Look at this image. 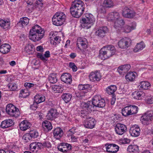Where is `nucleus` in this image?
Segmentation results:
<instances>
[{"label": "nucleus", "instance_id": "obj_7", "mask_svg": "<svg viewBox=\"0 0 153 153\" xmlns=\"http://www.w3.org/2000/svg\"><path fill=\"white\" fill-rule=\"evenodd\" d=\"M85 18L81 19V26L83 28L88 29L93 25L95 21V19L92 14L89 13H85Z\"/></svg>", "mask_w": 153, "mask_h": 153}, {"label": "nucleus", "instance_id": "obj_4", "mask_svg": "<svg viewBox=\"0 0 153 153\" xmlns=\"http://www.w3.org/2000/svg\"><path fill=\"white\" fill-rule=\"evenodd\" d=\"M44 31L39 26L36 25L33 26L30 30L29 38L36 42L42 39L44 36Z\"/></svg>", "mask_w": 153, "mask_h": 153}, {"label": "nucleus", "instance_id": "obj_50", "mask_svg": "<svg viewBox=\"0 0 153 153\" xmlns=\"http://www.w3.org/2000/svg\"><path fill=\"white\" fill-rule=\"evenodd\" d=\"M30 150L32 151H34V150H35L37 147V145L36 142H34L31 143L30 145Z\"/></svg>", "mask_w": 153, "mask_h": 153}, {"label": "nucleus", "instance_id": "obj_28", "mask_svg": "<svg viewBox=\"0 0 153 153\" xmlns=\"http://www.w3.org/2000/svg\"><path fill=\"white\" fill-rule=\"evenodd\" d=\"M144 94L142 91H135L133 93L132 96L134 99L137 100H140L141 97L144 95Z\"/></svg>", "mask_w": 153, "mask_h": 153}, {"label": "nucleus", "instance_id": "obj_17", "mask_svg": "<svg viewBox=\"0 0 153 153\" xmlns=\"http://www.w3.org/2000/svg\"><path fill=\"white\" fill-rule=\"evenodd\" d=\"M140 130L139 127L137 125H134L130 129L129 132L132 136L137 137L140 134Z\"/></svg>", "mask_w": 153, "mask_h": 153}, {"label": "nucleus", "instance_id": "obj_56", "mask_svg": "<svg viewBox=\"0 0 153 153\" xmlns=\"http://www.w3.org/2000/svg\"><path fill=\"white\" fill-rule=\"evenodd\" d=\"M27 89L30 88L34 85V84L30 83H25L24 85Z\"/></svg>", "mask_w": 153, "mask_h": 153}, {"label": "nucleus", "instance_id": "obj_25", "mask_svg": "<svg viewBox=\"0 0 153 153\" xmlns=\"http://www.w3.org/2000/svg\"><path fill=\"white\" fill-rule=\"evenodd\" d=\"M11 47L8 44H4L0 47V51L3 54H6L9 52Z\"/></svg>", "mask_w": 153, "mask_h": 153}, {"label": "nucleus", "instance_id": "obj_32", "mask_svg": "<svg viewBox=\"0 0 153 153\" xmlns=\"http://www.w3.org/2000/svg\"><path fill=\"white\" fill-rule=\"evenodd\" d=\"M29 19L27 17H24L20 19L18 23V25L21 26L22 27L25 26L29 23Z\"/></svg>", "mask_w": 153, "mask_h": 153}, {"label": "nucleus", "instance_id": "obj_48", "mask_svg": "<svg viewBox=\"0 0 153 153\" xmlns=\"http://www.w3.org/2000/svg\"><path fill=\"white\" fill-rule=\"evenodd\" d=\"M51 39H52V40H53V41L56 43V44H59L61 40L60 37L59 36H56L53 38L51 37H50Z\"/></svg>", "mask_w": 153, "mask_h": 153}, {"label": "nucleus", "instance_id": "obj_14", "mask_svg": "<svg viewBox=\"0 0 153 153\" xmlns=\"http://www.w3.org/2000/svg\"><path fill=\"white\" fill-rule=\"evenodd\" d=\"M58 149L60 151L64 153H68L71 149V145L65 143H61L58 146Z\"/></svg>", "mask_w": 153, "mask_h": 153}, {"label": "nucleus", "instance_id": "obj_59", "mask_svg": "<svg viewBox=\"0 0 153 153\" xmlns=\"http://www.w3.org/2000/svg\"><path fill=\"white\" fill-rule=\"evenodd\" d=\"M36 50L37 51L40 52H42L43 51V48L42 46H39L36 48Z\"/></svg>", "mask_w": 153, "mask_h": 153}, {"label": "nucleus", "instance_id": "obj_39", "mask_svg": "<svg viewBox=\"0 0 153 153\" xmlns=\"http://www.w3.org/2000/svg\"><path fill=\"white\" fill-rule=\"evenodd\" d=\"M52 89L53 92L56 93H62L63 90V88L60 86L56 85L53 86Z\"/></svg>", "mask_w": 153, "mask_h": 153}, {"label": "nucleus", "instance_id": "obj_34", "mask_svg": "<svg viewBox=\"0 0 153 153\" xmlns=\"http://www.w3.org/2000/svg\"><path fill=\"white\" fill-rule=\"evenodd\" d=\"M117 89V87L115 85H112L108 86L106 88V91L109 94H113Z\"/></svg>", "mask_w": 153, "mask_h": 153}, {"label": "nucleus", "instance_id": "obj_18", "mask_svg": "<svg viewBox=\"0 0 153 153\" xmlns=\"http://www.w3.org/2000/svg\"><path fill=\"white\" fill-rule=\"evenodd\" d=\"M101 78V75L100 73L96 71L95 72H91L89 76V78L90 81L92 82L99 81Z\"/></svg>", "mask_w": 153, "mask_h": 153}, {"label": "nucleus", "instance_id": "obj_12", "mask_svg": "<svg viewBox=\"0 0 153 153\" xmlns=\"http://www.w3.org/2000/svg\"><path fill=\"white\" fill-rule=\"evenodd\" d=\"M131 39L129 38L125 37L121 39L118 42L119 47L121 48H126L130 45Z\"/></svg>", "mask_w": 153, "mask_h": 153}, {"label": "nucleus", "instance_id": "obj_37", "mask_svg": "<svg viewBox=\"0 0 153 153\" xmlns=\"http://www.w3.org/2000/svg\"><path fill=\"white\" fill-rule=\"evenodd\" d=\"M48 79L50 83H54L57 81V78L55 74H51L48 77Z\"/></svg>", "mask_w": 153, "mask_h": 153}, {"label": "nucleus", "instance_id": "obj_20", "mask_svg": "<svg viewBox=\"0 0 153 153\" xmlns=\"http://www.w3.org/2000/svg\"><path fill=\"white\" fill-rule=\"evenodd\" d=\"M53 137L57 140H59L63 136V132L62 129L59 127H57L53 131Z\"/></svg>", "mask_w": 153, "mask_h": 153}, {"label": "nucleus", "instance_id": "obj_3", "mask_svg": "<svg viewBox=\"0 0 153 153\" xmlns=\"http://www.w3.org/2000/svg\"><path fill=\"white\" fill-rule=\"evenodd\" d=\"M84 3L81 0L74 1L71 4L70 11L72 16L76 18L80 17L84 11Z\"/></svg>", "mask_w": 153, "mask_h": 153}, {"label": "nucleus", "instance_id": "obj_15", "mask_svg": "<svg viewBox=\"0 0 153 153\" xmlns=\"http://www.w3.org/2000/svg\"><path fill=\"white\" fill-rule=\"evenodd\" d=\"M105 146L107 152L115 153L118 151L119 149V147L117 145L114 144L106 143Z\"/></svg>", "mask_w": 153, "mask_h": 153}, {"label": "nucleus", "instance_id": "obj_2", "mask_svg": "<svg viewBox=\"0 0 153 153\" xmlns=\"http://www.w3.org/2000/svg\"><path fill=\"white\" fill-rule=\"evenodd\" d=\"M82 107L85 111H87L89 112H91L94 111V107L99 108H103L105 105V100L101 98L99 95H96L94 96L92 102L88 101L82 104Z\"/></svg>", "mask_w": 153, "mask_h": 153}, {"label": "nucleus", "instance_id": "obj_55", "mask_svg": "<svg viewBox=\"0 0 153 153\" xmlns=\"http://www.w3.org/2000/svg\"><path fill=\"white\" fill-rule=\"evenodd\" d=\"M77 130V128L76 127H73L69 130L68 132L70 133V134H74L76 132V131Z\"/></svg>", "mask_w": 153, "mask_h": 153}, {"label": "nucleus", "instance_id": "obj_9", "mask_svg": "<svg viewBox=\"0 0 153 153\" xmlns=\"http://www.w3.org/2000/svg\"><path fill=\"white\" fill-rule=\"evenodd\" d=\"M6 111V113L11 117H17L20 114L19 109L11 104L7 105Z\"/></svg>", "mask_w": 153, "mask_h": 153}, {"label": "nucleus", "instance_id": "obj_49", "mask_svg": "<svg viewBox=\"0 0 153 153\" xmlns=\"http://www.w3.org/2000/svg\"><path fill=\"white\" fill-rule=\"evenodd\" d=\"M25 49L27 52L33 51L34 49L33 46L32 45H28L25 48Z\"/></svg>", "mask_w": 153, "mask_h": 153}, {"label": "nucleus", "instance_id": "obj_64", "mask_svg": "<svg viewBox=\"0 0 153 153\" xmlns=\"http://www.w3.org/2000/svg\"><path fill=\"white\" fill-rule=\"evenodd\" d=\"M115 100L116 99L115 98H113L111 99V105H113L115 103Z\"/></svg>", "mask_w": 153, "mask_h": 153}, {"label": "nucleus", "instance_id": "obj_1", "mask_svg": "<svg viewBox=\"0 0 153 153\" xmlns=\"http://www.w3.org/2000/svg\"><path fill=\"white\" fill-rule=\"evenodd\" d=\"M107 19L108 21L114 22V27L119 32L128 33L134 29L136 26V23L132 22L129 25H126L123 27L124 22L120 17L119 13L116 12L110 13L108 16Z\"/></svg>", "mask_w": 153, "mask_h": 153}, {"label": "nucleus", "instance_id": "obj_45", "mask_svg": "<svg viewBox=\"0 0 153 153\" xmlns=\"http://www.w3.org/2000/svg\"><path fill=\"white\" fill-rule=\"evenodd\" d=\"M103 3L107 7H111L113 5V2L111 0H105Z\"/></svg>", "mask_w": 153, "mask_h": 153}, {"label": "nucleus", "instance_id": "obj_62", "mask_svg": "<svg viewBox=\"0 0 153 153\" xmlns=\"http://www.w3.org/2000/svg\"><path fill=\"white\" fill-rule=\"evenodd\" d=\"M70 56L71 58L74 59L76 56L75 53H72L70 55Z\"/></svg>", "mask_w": 153, "mask_h": 153}, {"label": "nucleus", "instance_id": "obj_58", "mask_svg": "<svg viewBox=\"0 0 153 153\" xmlns=\"http://www.w3.org/2000/svg\"><path fill=\"white\" fill-rule=\"evenodd\" d=\"M36 4L37 5H40V6L42 7L43 4V0H36Z\"/></svg>", "mask_w": 153, "mask_h": 153}, {"label": "nucleus", "instance_id": "obj_8", "mask_svg": "<svg viewBox=\"0 0 153 153\" xmlns=\"http://www.w3.org/2000/svg\"><path fill=\"white\" fill-rule=\"evenodd\" d=\"M66 16L63 12H57L52 18L53 24L59 26L62 25L65 22Z\"/></svg>", "mask_w": 153, "mask_h": 153}, {"label": "nucleus", "instance_id": "obj_44", "mask_svg": "<svg viewBox=\"0 0 153 153\" xmlns=\"http://www.w3.org/2000/svg\"><path fill=\"white\" fill-rule=\"evenodd\" d=\"M78 88L80 90H87L90 88V86L88 84L84 85L79 84Z\"/></svg>", "mask_w": 153, "mask_h": 153}, {"label": "nucleus", "instance_id": "obj_41", "mask_svg": "<svg viewBox=\"0 0 153 153\" xmlns=\"http://www.w3.org/2000/svg\"><path fill=\"white\" fill-rule=\"evenodd\" d=\"M130 115L136 114L138 111V108L135 105L129 106Z\"/></svg>", "mask_w": 153, "mask_h": 153}, {"label": "nucleus", "instance_id": "obj_53", "mask_svg": "<svg viewBox=\"0 0 153 153\" xmlns=\"http://www.w3.org/2000/svg\"><path fill=\"white\" fill-rule=\"evenodd\" d=\"M43 144L44 147L49 148L51 147V143L49 141H46L44 143H43Z\"/></svg>", "mask_w": 153, "mask_h": 153}, {"label": "nucleus", "instance_id": "obj_31", "mask_svg": "<svg viewBox=\"0 0 153 153\" xmlns=\"http://www.w3.org/2000/svg\"><path fill=\"white\" fill-rule=\"evenodd\" d=\"M145 45L144 43L142 42L138 43L135 46L133 50L134 52H137L142 50L145 47Z\"/></svg>", "mask_w": 153, "mask_h": 153}, {"label": "nucleus", "instance_id": "obj_33", "mask_svg": "<svg viewBox=\"0 0 153 153\" xmlns=\"http://www.w3.org/2000/svg\"><path fill=\"white\" fill-rule=\"evenodd\" d=\"M135 72H129L126 76V79L127 81H133L135 78Z\"/></svg>", "mask_w": 153, "mask_h": 153}, {"label": "nucleus", "instance_id": "obj_21", "mask_svg": "<svg viewBox=\"0 0 153 153\" xmlns=\"http://www.w3.org/2000/svg\"><path fill=\"white\" fill-rule=\"evenodd\" d=\"M58 113L56 109L51 108L48 111L46 116V119L48 120H52L56 117Z\"/></svg>", "mask_w": 153, "mask_h": 153}, {"label": "nucleus", "instance_id": "obj_22", "mask_svg": "<svg viewBox=\"0 0 153 153\" xmlns=\"http://www.w3.org/2000/svg\"><path fill=\"white\" fill-rule=\"evenodd\" d=\"M131 68V66L128 64H126L120 66L117 70L120 74L127 72Z\"/></svg>", "mask_w": 153, "mask_h": 153}, {"label": "nucleus", "instance_id": "obj_46", "mask_svg": "<svg viewBox=\"0 0 153 153\" xmlns=\"http://www.w3.org/2000/svg\"><path fill=\"white\" fill-rule=\"evenodd\" d=\"M29 134L31 138H36L38 136V133L36 130L30 131Z\"/></svg>", "mask_w": 153, "mask_h": 153}, {"label": "nucleus", "instance_id": "obj_61", "mask_svg": "<svg viewBox=\"0 0 153 153\" xmlns=\"http://www.w3.org/2000/svg\"><path fill=\"white\" fill-rule=\"evenodd\" d=\"M40 58L43 61H45L47 60V59L46 58L45 56H43L42 55H41L40 56Z\"/></svg>", "mask_w": 153, "mask_h": 153}, {"label": "nucleus", "instance_id": "obj_42", "mask_svg": "<svg viewBox=\"0 0 153 153\" xmlns=\"http://www.w3.org/2000/svg\"><path fill=\"white\" fill-rule=\"evenodd\" d=\"M20 94L21 95L20 96L23 98H26L30 94L29 92L26 89H22L20 91Z\"/></svg>", "mask_w": 153, "mask_h": 153}, {"label": "nucleus", "instance_id": "obj_23", "mask_svg": "<svg viewBox=\"0 0 153 153\" xmlns=\"http://www.w3.org/2000/svg\"><path fill=\"white\" fill-rule=\"evenodd\" d=\"M31 124L27 120H25L22 122L20 124V129L25 131L29 128L31 126Z\"/></svg>", "mask_w": 153, "mask_h": 153}, {"label": "nucleus", "instance_id": "obj_54", "mask_svg": "<svg viewBox=\"0 0 153 153\" xmlns=\"http://www.w3.org/2000/svg\"><path fill=\"white\" fill-rule=\"evenodd\" d=\"M38 104L34 101L33 104L30 105V108L33 110H36L38 107Z\"/></svg>", "mask_w": 153, "mask_h": 153}, {"label": "nucleus", "instance_id": "obj_26", "mask_svg": "<svg viewBox=\"0 0 153 153\" xmlns=\"http://www.w3.org/2000/svg\"><path fill=\"white\" fill-rule=\"evenodd\" d=\"M12 120L9 119L3 121L1 123L0 126L3 128H6L11 126L13 125Z\"/></svg>", "mask_w": 153, "mask_h": 153}, {"label": "nucleus", "instance_id": "obj_47", "mask_svg": "<svg viewBox=\"0 0 153 153\" xmlns=\"http://www.w3.org/2000/svg\"><path fill=\"white\" fill-rule=\"evenodd\" d=\"M31 139V138L29 134H25L23 137V139L25 142H28Z\"/></svg>", "mask_w": 153, "mask_h": 153}, {"label": "nucleus", "instance_id": "obj_63", "mask_svg": "<svg viewBox=\"0 0 153 153\" xmlns=\"http://www.w3.org/2000/svg\"><path fill=\"white\" fill-rule=\"evenodd\" d=\"M88 142L89 140L88 138H86L83 140L82 143L84 144H85L87 143H88Z\"/></svg>", "mask_w": 153, "mask_h": 153}, {"label": "nucleus", "instance_id": "obj_38", "mask_svg": "<svg viewBox=\"0 0 153 153\" xmlns=\"http://www.w3.org/2000/svg\"><path fill=\"white\" fill-rule=\"evenodd\" d=\"M42 126L45 129H47L48 131L51 130L53 128L51 123L47 121H45L43 123Z\"/></svg>", "mask_w": 153, "mask_h": 153}, {"label": "nucleus", "instance_id": "obj_60", "mask_svg": "<svg viewBox=\"0 0 153 153\" xmlns=\"http://www.w3.org/2000/svg\"><path fill=\"white\" fill-rule=\"evenodd\" d=\"M44 56L46 58H48L50 57V54L49 51H46L44 54Z\"/></svg>", "mask_w": 153, "mask_h": 153}, {"label": "nucleus", "instance_id": "obj_57", "mask_svg": "<svg viewBox=\"0 0 153 153\" xmlns=\"http://www.w3.org/2000/svg\"><path fill=\"white\" fill-rule=\"evenodd\" d=\"M37 147V149H41L44 148L43 144L40 142H36Z\"/></svg>", "mask_w": 153, "mask_h": 153}, {"label": "nucleus", "instance_id": "obj_43", "mask_svg": "<svg viewBox=\"0 0 153 153\" xmlns=\"http://www.w3.org/2000/svg\"><path fill=\"white\" fill-rule=\"evenodd\" d=\"M7 86L9 89L11 91H14L17 90V87L15 83H10Z\"/></svg>", "mask_w": 153, "mask_h": 153}, {"label": "nucleus", "instance_id": "obj_36", "mask_svg": "<svg viewBox=\"0 0 153 153\" xmlns=\"http://www.w3.org/2000/svg\"><path fill=\"white\" fill-rule=\"evenodd\" d=\"M138 150V147L137 145H129L127 148V151L129 152L137 153Z\"/></svg>", "mask_w": 153, "mask_h": 153}, {"label": "nucleus", "instance_id": "obj_40", "mask_svg": "<svg viewBox=\"0 0 153 153\" xmlns=\"http://www.w3.org/2000/svg\"><path fill=\"white\" fill-rule=\"evenodd\" d=\"M129 106L126 107L124 108L122 111V113L124 116L130 115Z\"/></svg>", "mask_w": 153, "mask_h": 153}, {"label": "nucleus", "instance_id": "obj_27", "mask_svg": "<svg viewBox=\"0 0 153 153\" xmlns=\"http://www.w3.org/2000/svg\"><path fill=\"white\" fill-rule=\"evenodd\" d=\"M10 22L7 20L0 19V26L3 29L7 30L10 28Z\"/></svg>", "mask_w": 153, "mask_h": 153}, {"label": "nucleus", "instance_id": "obj_52", "mask_svg": "<svg viewBox=\"0 0 153 153\" xmlns=\"http://www.w3.org/2000/svg\"><path fill=\"white\" fill-rule=\"evenodd\" d=\"M146 102L149 104L153 103V98L151 97H147L145 99Z\"/></svg>", "mask_w": 153, "mask_h": 153}, {"label": "nucleus", "instance_id": "obj_24", "mask_svg": "<svg viewBox=\"0 0 153 153\" xmlns=\"http://www.w3.org/2000/svg\"><path fill=\"white\" fill-rule=\"evenodd\" d=\"M108 31V29L106 27H101L96 32V34L98 36L102 37Z\"/></svg>", "mask_w": 153, "mask_h": 153}, {"label": "nucleus", "instance_id": "obj_30", "mask_svg": "<svg viewBox=\"0 0 153 153\" xmlns=\"http://www.w3.org/2000/svg\"><path fill=\"white\" fill-rule=\"evenodd\" d=\"M45 100V96L42 95H36L34 97V101L37 104L44 102Z\"/></svg>", "mask_w": 153, "mask_h": 153}, {"label": "nucleus", "instance_id": "obj_35", "mask_svg": "<svg viewBox=\"0 0 153 153\" xmlns=\"http://www.w3.org/2000/svg\"><path fill=\"white\" fill-rule=\"evenodd\" d=\"M72 96L71 94L69 93L63 94L62 96V98L67 103L69 102L72 98Z\"/></svg>", "mask_w": 153, "mask_h": 153}, {"label": "nucleus", "instance_id": "obj_19", "mask_svg": "<svg viewBox=\"0 0 153 153\" xmlns=\"http://www.w3.org/2000/svg\"><path fill=\"white\" fill-rule=\"evenodd\" d=\"M61 80L68 84H70L72 82L71 75L68 73L63 74L61 77Z\"/></svg>", "mask_w": 153, "mask_h": 153}, {"label": "nucleus", "instance_id": "obj_11", "mask_svg": "<svg viewBox=\"0 0 153 153\" xmlns=\"http://www.w3.org/2000/svg\"><path fill=\"white\" fill-rule=\"evenodd\" d=\"M88 42L87 39L83 37H79L77 39V45L80 50H83L87 47Z\"/></svg>", "mask_w": 153, "mask_h": 153}, {"label": "nucleus", "instance_id": "obj_29", "mask_svg": "<svg viewBox=\"0 0 153 153\" xmlns=\"http://www.w3.org/2000/svg\"><path fill=\"white\" fill-rule=\"evenodd\" d=\"M150 86V84L148 82L142 81L140 82L138 87L141 90H147Z\"/></svg>", "mask_w": 153, "mask_h": 153}, {"label": "nucleus", "instance_id": "obj_6", "mask_svg": "<svg viewBox=\"0 0 153 153\" xmlns=\"http://www.w3.org/2000/svg\"><path fill=\"white\" fill-rule=\"evenodd\" d=\"M87 111H82L81 116L85 118L87 120L85 122L84 126L86 128L92 129L94 128L96 123L94 118L91 117V115Z\"/></svg>", "mask_w": 153, "mask_h": 153}, {"label": "nucleus", "instance_id": "obj_16", "mask_svg": "<svg viewBox=\"0 0 153 153\" xmlns=\"http://www.w3.org/2000/svg\"><path fill=\"white\" fill-rule=\"evenodd\" d=\"M115 129L117 134L119 135H122L126 131L127 128L124 124L118 123L115 126Z\"/></svg>", "mask_w": 153, "mask_h": 153}, {"label": "nucleus", "instance_id": "obj_10", "mask_svg": "<svg viewBox=\"0 0 153 153\" xmlns=\"http://www.w3.org/2000/svg\"><path fill=\"white\" fill-rule=\"evenodd\" d=\"M140 120L144 125H148L151 124L153 120V111H151L145 113L141 117Z\"/></svg>", "mask_w": 153, "mask_h": 153}, {"label": "nucleus", "instance_id": "obj_5", "mask_svg": "<svg viewBox=\"0 0 153 153\" xmlns=\"http://www.w3.org/2000/svg\"><path fill=\"white\" fill-rule=\"evenodd\" d=\"M116 49L114 46L107 45L100 50L99 57L102 59L105 60L114 55Z\"/></svg>", "mask_w": 153, "mask_h": 153}, {"label": "nucleus", "instance_id": "obj_13", "mask_svg": "<svg viewBox=\"0 0 153 153\" xmlns=\"http://www.w3.org/2000/svg\"><path fill=\"white\" fill-rule=\"evenodd\" d=\"M122 14L124 17L132 18L135 16V13L134 10L126 7L123 9Z\"/></svg>", "mask_w": 153, "mask_h": 153}, {"label": "nucleus", "instance_id": "obj_51", "mask_svg": "<svg viewBox=\"0 0 153 153\" xmlns=\"http://www.w3.org/2000/svg\"><path fill=\"white\" fill-rule=\"evenodd\" d=\"M69 66L72 68L73 71H76L77 70V67L75 64L73 62H70L69 64Z\"/></svg>", "mask_w": 153, "mask_h": 153}]
</instances>
